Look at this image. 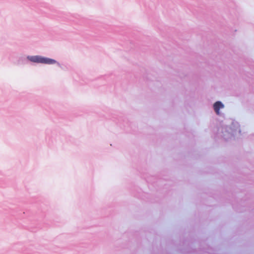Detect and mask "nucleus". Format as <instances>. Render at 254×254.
Masks as SVG:
<instances>
[{
    "label": "nucleus",
    "mask_w": 254,
    "mask_h": 254,
    "mask_svg": "<svg viewBox=\"0 0 254 254\" xmlns=\"http://www.w3.org/2000/svg\"><path fill=\"white\" fill-rule=\"evenodd\" d=\"M241 132L240 125L234 119H227L220 123V127H218L215 133V139H221L225 141H228Z\"/></svg>",
    "instance_id": "1"
},
{
    "label": "nucleus",
    "mask_w": 254,
    "mask_h": 254,
    "mask_svg": "<svg viewBox=\"0 0 254 254\" xmlns=\"http://www.w3.org/2000/svg\"><path fill=\"white\" fill-rule=\"evenodd\" d=\"M233 181H234L235 183H238L241 181V180L240 177H239L238 178L236 177L235 178L233 177Z\"/></svg>",
    "instance_id": "7"
},
{
    "label": "nucleus",
    "mask_w": 254,
    "mask_h": 254,
    "mask_svg": "<svg viewBox=\"0 0 254 254\" xmlns=\"http://www.w3.org/2000/svg\"><path fill=\"white\" fill-rule=\"evenodd\" d=\"M215 113H216V114L217 115H219V116H221V115H224V114H222V113L221 112L220 110H219V111H218V112H215Z\"/></svg>",
    "instance_id": "8"
},
{
    "label": "nucleus",
    "mask_w": 254,
    "mask_h": 254,
    "mask_svg": "<svg viewBox=\"0 0 254 254\" xmlns=\"http://www.w3.org/2000/svg\"><path fill=\"white\" fill-rule=\"evenodd\" d=\"M123 126L124 127V129L128 132H131L134 131V129H132L133 127H135V125L132 123L128 121L126 123V125L123 124Z\"/></svg>",
    "instance_id": "6"
},
{
    "label": "nucleus",
    "mask_w": 254,
    "mask_h": 254,
    "mask_svg": "<svg viewBox=\"0 0 254 254\" xmlns=\"http://www.w3.org/2000/svg\"><path fill=\"white\" fill-rule=\"evenodd\" d=\"M212 197L213 198L215 199H217V196L215 195V194H214V193H213V194H212Z\"/></svg>",
    "instance_id": "9"
},
{
    "label": "nucleus",
    "mask_w": 254,
    "mask_h": 254,
    "mask_svg": "<svg viewBox=\"0 0 254 254\" xmlns=\"http://www.w3.org/2000/svg\"><path fill=\"white\" fill-rule=\"evenodd\" d=\"M44 57V56L40 55L22 56L18 57L16 63L17 65H24L27 64L28 62H30L33 63L43 64V62L40 60Z\"/></svg>",
    "instance_id": "3"
},
{
    "label": "nucleus",
    "mask_w": 254,
    "mask_h": 254,
    "mask_svg": "<svg viewBox=\"0 0 254 254\" xmlns=\"http://www.w3.org/2000/svg\"><path fill=\"white\" fill-rule=\"evenodd\" d=\"M224 108V104L220 101H216L213 105V108L215 112H217L219 110Z\"/></svg>",
    "instance_id": "5"
},
{
    "label": "nucleus",
    "mask_w": 254,
    "mask_h": 254,
    "mask_svg": "<svg viewBox=\"0 0 254 254\" xmlns=\"http://www.w3.org/2000/svg\"><path fill=\"white\" fill-rule=\"evenodd\" d=\"M237 192L235 190L225 191L224 194L229 196L228 199L233 209L238 213L249 211L250 214H254V202L251 203L250 198L239 199L237 196Z\"/></svg>",
    "instance_id": "2"
},
{
    "label": "nucleus",
    "mask_w": 254,
    "mask_h": 254,
    "mask_svg": "<svg viewBox=\"0 0 254 254\" xmlns=\"http://www.w3.org/2000/svg\"><path fill=\"white\" fill-rule=\"evenodd\" d=\"M43 62V64H57V65L61 68L63 70H65L66 68V66L65 65L61 64L59 62L56 61L55 59L50 58L48 57H44L42 58L41 60Z\"/></svg>",
    "instance_id": "4"
},
{
    "label": "nucleus",
    "mask_w": 254,
    "mask_h": 254,
    "mask_svg": "<svg viewBox=\"0 0 254 254\" xmlns=\"http://www.w3.org/2000/svg\"><path fill=\"white\" fill-rule=\"evenodd\" d=\"M143 78L144 79H145L147 81L149 80V79L148 78H147L146 77H145L144 76H143Z\"/></svg>",
    "instance_id": "10"
}]
</instances>
